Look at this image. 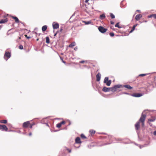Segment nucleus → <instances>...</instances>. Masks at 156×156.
<instances>
[{
	"instance_id": "39448f33",
	"label": "nucleus",
	"mask_w": 156,
	"mask_h": 156,
	"mask_svg": "<svg viewBox=\"0 0 156 156\" xmlns=\"http://www.w3.org/2000/svg\"><path fill=\"white\" fill-rule=\"evenodd\" d=\"M120 87V86L119 85H116L112 87H110L111 89V91L112 92L115 91L117 89Z\"/></svg>"
},
{
	"instance_id": "c03bdc74",
	"label": "nucleus",
	"mask_w": 156,
	"mask_h": 156,
	"mask_svg": "<svg viewBox=\"0 0 156 156\" xmlns=\"http://www.w3.org/2000/svg\"><path fill=\"white\" fill-rule=\"evenodd\" d=\"M31 135H32V133H29V135L30 136H31Z\"/></svg>"
},
{
	"instance_id": "2f4dec72",
	"label": "nucleus",
	"mask_w": 156,
	"mask_h": 156,
	"mask_svg": "<svg viewBox=\"0 0 156 156\" xmlns=\"http://www.w3.org/2000/svg\"><path fill=\"white\" fill-rule=\"evenodd\" d=\"M147 75V74H142L139 75V76H144Z\"/></svg>"
},
{
	"instance_id": "a211bd4d",
	"label": "nucleus",
	"mask_w": 156,
	"mask_h": 156,
	"mask_svg": "<svg viewBox=\"0 0 156 156\" xmlns=\"http://www.w3.org/2000/svg\"><path fill=\"white\" fill-rule=\"evenodd\" d=\"M12 18L15 20V22L16 23H17L19 22L20 21L16 17L13 16L12 17Z\"/></svg>"
},
{
	"instance_id": "7ed1b4c3",
	"label": "nucleus",
	"mask_w": 156,
	"mask_h": 156,
	"mask_svg": "<svg viewBox=\"0 0 156 156\" xmlns=\"http://www.w3.org/2000/svg\"><path fill=\"white\" fill-rule=\"evenodd\" d=\"M111 80H108V77H105L104 79V83H106V85L107 86H109L111 83Z\"/></svg>"
},
{
	"instance_id": "58836bf2",
	"label": "nucleus",
	"mask_w": 156,
	"mask_h": 156,
	"mask_svg": "<svg viewBox=\"0 0 156 156\" xmlns=\"http://www.w3.org/2000/svg\"><path fill=\"white\" fill-rule=\"evenodd\" d=\"M85 61H82L80 62V63H83Z\"/></svg>"
},
{
	"instance_id": "aec40b11",
	"label": "nucleus",
	"mask_w": 156,
	"mask_h": 156,
	"mask_svg": "<svg viewBox=\"0 0 156 156\" xmlns=\"http://www.w3.org/2000/svg\"><path fill=\"white\" fill-rule=\"evenodd\" d=\"M105 17V15L104 14H103L100 15V18L101 20L104 19Z\"/></svg>"
},
{
	"instance_id": "a19ab883",
	"label": "nucleus",
	"mask_w": 156,
	"mask_h": 156,
	"mask_svg": "<svg viewBox=\"0 0 156 156\" xmlns=\"http://www.w3.org/2000/svg\"><path fill=\"white\" fill-rule=\"evenodd\" d=\"M111 23L112 24H114V22H113V21H111Z\"/></svg>"
},
{
	"instance_id": "864d4df0",
	"label": "nucleus",
	"mask_w": 156,
	"mask_h": 156,
	"mask_svg": "<svg viewBox=\"0 0 156 156\" xmlns=\"http://www.w3.org/2000/svg\"><path fill=\"white\" fill-rule=\"evenodd\" d=\"M137 11L139 12V11H139V10H137Z\"/></svg>"
},
{
	"instance_id": "9b49d317",
	"label": "nucleus",
	"mask_w": 156,
	"mask_h": 156,
	"mask_svg": "<svg viewBox=\"0 0 156 156\" xmlns=\"http://www.w3.org/2000/svg\"><path fill=\"white\" fill-rule=\"evenodd\" d=\"M52 26L54 29H57L59 27V24L58 23H53L52 24Z\"/></svg>"
},
{
	"instance_id": "09e8293b",
	"label": "nucleus",
	"mask_w": 156,
	"mask_h": 156,
	"mask_svg": "<svg viewBox=\"0 0 156 156\" xmlns=\"http://www.w3.org/2000/svg\"><path fill=\"white\" fill-rule=\"evenodd\" d=\"M144 22H147V21H144Z\"/></svg>"
},
{
	"instance_id": "4468645a",
	"label": "nucleus",
	"mask_w": 156,
	"mask_h": 156,
	"mask_svg": "<svg viewBox=\"0 0 156 156\" xmlns=\"http://www.w3.org/2000/svg\"><path fill=\"white\" fill-rule=\"evenodd\" d=\"M96 80L97 81H100L101 77V75L100 73H98L96 75Z\"/></svg>"
},
{
	"instance_id": "c9c22d12",
	"label": "nucleus",
	"mask_w": 156,
	"mask_h": 156,
	"mask_svg": "<svg viewBox=\"0 0 156 156\" xmlns=\"http://www.w3.org/2000/svg\"><path fill=\"white\" fill-rule=\"evenodd\" d=\"M24 36H25L27 38V39H30V38H31V37H30L27 36V35H26V34H25V35H24Z\"/></svg>"
},
{
	"instance_id": "e433bc0d",
	"label": "nucleus",
	"mask_w": 156,
	"mask_h": 156,
	"mask_svg": "<svg viewBox=\"0 0 156 156\" xmlns=\"http://www.w3.org/2000/svg\"><path fill=\"white\" fill-rule=\"evenodd\" d=\"M67 151H68L69 152V153H70L71 152V150L70 149H67Z\"/></svg>"
},
{
	"instance_id": "5701e85b",
	"label": "nucleus",
	"mask_w": 156,
	"mask_h": 156,
	"mask_svg": "<svg viewBox=\"0 0 156 156\" xmlns=\"http://www.w3.org/2000/svg\"><path fill=\"white\" fill-rule=\"evenodd\" d=\"M47 28V26L46 25L42 27V30L43 31H45Z\"/></svg>"
},
{
	"instance_id": "423d86ee",
	"label": "nucleus",
	"mask_w": 156,
	"mask_h": 156,
	"mask_svg": "<svg viewBox=\"0 0 156 156\" xmlns=\"http://www.w3.org/2000/svg\"><path fill=\"white\" fill-rule=\"evenodd\" d=\"M98 30L102 33H105L107 30V29L104 28L103 27L100 26L98 27Z\"/></svg>"
},
{
	"instance_id": "603ef678",
	"label": "nucleus",
	"mask_w": 156,
	"mask_h": 156,
	"mask_svg": "<svg viewBox=\"0 0 156 156\" xmlns=\"http://www.w3.org/2000/svg\"><path fill=\"white\" fill-rule=\"evenodd\" d=\"M111 28H112V27H111ZM112 28V30H114V29H113V28Z\"/></svg>"
},
{
	"instance_id": "f3484780",
	"label": "nucleus",
	"mask_w": 156,
	"mask_h": 156,
	"mask_svg": "<svg viewBox=\"0 0 156 156\" xmlns=\"http://www.w3.org/2000/svg\"><path fill=\"white\" fill-rule=\"evenodd\" d=\"M85 2L86 3H88V4H92L94 2L93 0H85Z\"/></svg>"
},
{
	"instance_id": "20e7f679",
	"label": "nucleus",
	"mask_w": 156,
	"mask_h": 156,
	"mask_svg": "<svg viewBox=\"0 0 156 156\" xmlns=\"http://www.w3.org/2000/svg\"><path fill=\"white\" fill-rule=\"evenodd\" d=\"M7 15H5L3 16L4 19H2L0 21V23H4L7 22L8 20V19L7 18Z\"/></svg>"
},
{
	"instance_id": "79ce46f5",
	"label": "nucleus",
	"mask_w": 156,
	"mask_h": 156,
	"mask_svg": "<svg viewBox=\"0 0 156 156\" xmlns=\"http://www.w3.org/2000/svg\"><path fill=\"white\" fill-rule=\"evenodd\" d=\"M58 31H57V32H56V33L55 34H54V36H56V34H57V33H58Z\"/></svg>"
},
{
	"instance_id": "bb28decb",
	"label": "nucleus",
	"mask_w": 156,
	"mask_h": 156,
	"mask_svg": "<svg viewBox=\"0 0 156 156\" xmlns=\"http://www.w3.org/2000/svg\"><path fill=\"white\" fill-rule=\"evenodd\" d=\"M46 42L47 44H49L50 43V40L49 37H46Z\"/></svg>"
},
{
	"instance_id": "f257e3e1",
	"label": "nucleus",
	"mask_w": 156,
	"mask_h": 156,
	"mask_svg": "<svg viewBox=\"0 0 156 156\" xmlns=\"http://www.w3.org/2000/svg\"><path fill=\"white\" fill-rule=\"evenodd\" d=\"M146 115L145 114H142L139 121L136 122L135 125L136 129L138 130L140 128V123L141 122L143 127L144 126V121L146 118Z\"/></svg>"
},
{
	"instance_id": "f8f14e48",
	"label": "nucleus",
	"mask_w": 156,
	"mask_h": 156,
	"mask_svg": "<svg viewBox=\"0 0 156 156\" xmlns=\"http://www.w3.org/2000/svg\"><path fill=\"white\" fill-rule=\"evenodd\" d=\"M155 117L154 116H152L150 119H149L148 120V122L150 124V122H153L155 120Z\"/></svg>"
},
{
	"instance_id": "7c9ffc66",
	"label": "nucleus",
	"mask_w": 156,
	"mask_h": 156,
	"mask_svg": "<svg viewBox=\"0 0 156 156\" xmlns=\"http://www.w3.org/2000/svg\"><path fill=\"white\" fill-rule=\"evenodd\" d=\"M110 16L112 19H114L115 18V16L112 13H110Z\"/></svg>"
},
{
	"instance_id": "ea45409f",
	"label": "nucleus",
	"mask_w": 156,
	"mask_h": 156,
	"mask_svg": "<svg viewBox=\"0 0 156 156\" xmlns=\"http://www.w3.org/2000/svg\"><path fill=\"white\" fill-rule=\"evenodd\" d=\"M153 134L154 135L156 136V130L154 132Z\"/></svg>"
},
{
	"instance_id": "b1692460",
	"label": "nucleus",
	"mask_w": 156,
	"mask_h": 156,
	"mask_svg": "<svg viewBox=\"0 0 156 156\" xmlns=\"http://www.w3.org/2000/svg\"><path fill=\"white\" fill-rule=\"evenodd\" d=\"M124 87L129 89H132V87H131L130 85H125L124 86Z\"/></svg>"
},
{
	"instance_id": "2eb2a0df",
	"label": "nucleus",
	"mask_w": 156,
	"mask_h": 156,
	"mask_svg": "<svg viewBox=\"0 0 156 156\" xmlns=\"http://www.w3.org/2000/svg\"><path fill=\"white\" fill-rule=\"evenodd\" d=\"M142 17V15L141 14L137 15L135 19L136 20H138Z\"/></svg>"
},
{
	"instance_id": "4c0bfd02",
	"label": "nucleus",
	"mask_w": 156,
	"mask_h": 156,
	"mask_svg": "<svg viewBox=\"0 0 156 156\" xmlns=\"http://www.w3.org/2000/svg\"><path fill=\"white\" fill-rule=\"evenodd\" d=\"M78 49V47H76L74 48V50L75 51H77Z\"/></svg>"
},
{
	"instance_id": "1a4fd4ad",
	"label": "nucleus",
	"mask_w": 156,
	"mask_h": 156,
	"mask_svg": "<svg viewBox=\"0 0 156 156\" xmlns=\"http://www.w3.org/2000/svg\"><path fill=\"white\" fill-rule=\"evenodd\" d=\"M131 96L136 97H139L142 96V94L140 93H134L131 94Z\"/></svg>"
},
{
	"instance_id": "49530a36",
	"label": "nucleus",
	"mask_w": 156,
	"mask_h": 156,
	"mask_svg": "<svg viewBox=\"0 0 156 156\" xmlns=\"http://www.w3.org/2000/svg\"><path fill=\"white\" fill-rule=\"evenodd\" d=\"M37 41H38L39 40V38H37L36 40Z\"/></svg>"
},
{
	"instance_id": "dca6fc26",
	"label": "nucleus",
	"mask_w": 156,
	"mask_h": 156,
	"mask_svg": "<svg viewBox=\"0 0 156 156\" xmlns=\"http://www.w3.org/2000/svg\"><path fill=\"white\" fill-rule=\"evenodd\" d=\"M75 142L77 144H81V141L80 138L79 137H77L75 139Z\"/></svg>"
},
{
	"instance_id": "37998d69",
	"label": "nucleus",
	"mask_w": 156,
	"mask_h": 156,
	"mask_svg": "<svg viewBox=\"0 0 156 156\" xmlns=\"http://www.w3.org/2000/svg\"><path fill=\"white\" fill-rule=\"evenodd\" d=\"M62 28H61L60 30V32H62Z\"/></svg>"
},
{
	"instance_id": "4be33fe9",
	"label": "nucleus",
	"mask_w": 156,
	"mask_h": 156,
	"mask_svg": "<svg viewBox=\"0 0 156 156\" xmlns=\"http://www.w3.org/2000/svg\"><path fill=\"white\" fill-rule=\"evenodd\" d=\"M89 132L91 135H93L95 134V131L94 130L91 129L89 131Z\"/></svg>"
},
{
	"instance_id": "393cba45",
	"label": "nucleus",
	"mask_w": 156,
	"mask_h": 156,
	"mask_svg": "<svg viewBox=\"0 0 156 156\" xmlns=\"http://www.w3.org/2000/svg\"><path fill=\"white\" fill-rule=\"evenodd\" d=\"M7 121L6 120H0V123L4 124H6L7 123Z\"/></svg>"
},
{
	"instance_id": "f03ea898",
	"label": "nucleus",
	"mask_w": 156,
	"mask_h": 156,
	"mask_svg": "<svg viewBox=\"0 0 156 156\" xmlns=\"http://www.w3.org/2000/svg\"><path fill=\"white\" fill-rule=\"evenodd\" d=\"M35 123L34 122H31L30 121H27L24 122L22 125L23 128L26 129L28 128L32 129L33 126L35 125Z\"/></svg>"
},
{
	"instance_id": "473e14b6",
	"label": "nucleus",
	"mask_w": 156,
	"mask_h": 156,
	"mask_svg": "<svg viewBox=\"0 0 156 156\" xmlns=\"http://www.w3.org/2000/svg\"><path fill=\"white\" fill-rule=\"evenodd\" d=\"M110 35L111 37H113L114 36V34L113 32H111L110 33Z\"/></svg>"
},
{
	"instance_id": "a878e982",
	"label": "nucleus",
	"mask_w": 156,
	"mask_h": 156,
	"mask_svg": "<svg viewBox=\"0 0 156 156\" xmlns=\"http://www.w3.org/2000/svg\"><path fill=\"white\" fill-rule=\"evenodd\" d=\"M137 24H136L133 26L132 29L130 31V33H132L133 32V31L135 30V27L137 26Z\"/></svg>"
},
{
	"instance_id": "cd10ccee",
	"label": "nucleus",
	"mask_w": 156,
	"mask_h": 156,
	"mask_svg": "<svg viewBox=\"0 0 156 156\" xmlns=\"http://www.w3.org/2000/svg\"><path fill=\"white\" fill-rule=\"evenodd\" d=\"M83 22L86 25H88L91 23V21L86 22L84 21H83Z\"/></svg>"
},
{
	"instance_id": "8fccbe9b",
	"label": "nucleus",
	"mask_w": 156,
	"mask_h": 156,
	"mask_svg": "<svg viewBox=\"0 0 156 156\" xmlns=\"http://www.w3.org/2000/svg\"><path fill=\"white\" fill-rule=\"evenodd\" d=\"M111 28H112V27H111ZM112 28V30H114V29H113V28Z\"/></svg>"
},
{
	"instance_id": "0eeeda50",
	"label": "nucleus",
	"mask_w": 156,
	"mask_h": 156,
	"mask_svg": "<svg viewBox=\"0 0 156 156\" xmlns=\"http://www.w3.org/2000/svg\"><path fill=\"white\" fill-rule=\"evenodd\" d=\"M11 56L10 53L9 52H6L5 53L4 55V58L6 60L7 59L9 58Z\"/></svg>"
},
{
	"instance_id": "412c9836",
	"label": "nucleus",
	"mask_w": 156,
	"mask_h": 156,
	"mask_svg": "<svg viewBox=\"0 0 156 156\" xmlns=\"http://www.w3.org/2000/svg\"><path fill=\"white\" fill-rule=\"evenodd\" d=\"M152 17H153L154 18L156 19V14H152L151 15H150V16H148V18H150Z\"/></svg>"
},
{
	"instance_id": "c85d7f7f",
	"label": "nucleus",
	"mask_w": 156,
	"mask_h": 156,
	"mask_svg": "<svg viewBox=\"0 0 156 156\" xmlns=\"http://www.w3.org/2000/svg\"><path fill=\"white\" fill-rule=\"evenodd\" d=\"M80 136L82 139H87V137H86V136L83 134H82Z\"/></svg>"
},
{
	"instance_id": "6ab92c4d",
	"label": "nucleus",
	"mask_w": 156,
	"mask_h": 156,
	"mask_svg": "<svg viewBox=\"0 0 156 156\" xmlns=\"http://www.w3.org/2000/svg\"><path fill=\"white\" fill-rule=\"evenodd\" d=\"M76 45V43L75 42H72L70 44L69 46V47L70 48H72L73 46H75Z\"/></svg>"
},
{
	"instance_id": "ddd939ff",
	"label": "nucleus",
	"mask_w": 156,
	"mask_h": 156,
	"mask_svg": "<svg viewBox=\"0 0 156 156\" xmlns=\"http://www.w3.org/2000/svg\"><path fill=\"white\" fill-rule=\"evenodd\" d=\"M111 88L110 87L107 88L105 87H104L102 89V90L105 92L110 91Z\"/></svg>"
},
{
	"instance_id": "3c124183",
	"label": "nucleus",
	"mask_w": 156,
	"mask_h": 156,
	"mask_svg": "<svg viewBox=\"0 0 156 156\" xmlns=\"http://www.w3.org/2000/svg\"><path fill=\"white\" fill-rule=\"evenodd\" d=\"M111 28H112V27H111ZM112 28V30H114V29H113V28Z\"/></svg>"
},
{
	"instance_id": "6e6552de",
	"label": "nucleus",
	"mask_w": 156,
	"mask_h": 156,
	"mask_svg": "<svg viewBox=\"0 0 156 156\" xmlns=\"http://www.w3.org/2000/svg\"><path fill=\"white\" fill-rule=\"evenodd\" d=\"M0 129L6 131H7L8 130V128L5 125H0Z\"/></svg>"
},
{
	"instance_id": "f704fd0d",
	"label": "nucleus",
	"mask_w": 156,
	"mask_h": 156,
	"mask_svg": "<svg viewBox=\"0 0 156 156\" xmlns=\"http://www.w3.org/2000/svg\"><path fill=\"white\" fill-rule=\"evenodd\" d=\"M60 58H61V59L62 61V62L63 63H65V64L66 63V62L63 60V59L62 58L60 57Z\"/></svg>"
},
{
	"instance_id": "de8ad7c7",
	"label": "nucleus",
	"mask_w": 156,
	"mask_h": 156,
	"mask_svg": "<svg viewBox=\"0 0 156 156\" xmlns=\"http://www.w3.org/2000/svg\"><path fill=\"white\" fill-rule=\"evenodd\" d=\"M21 39V37H19V39Z\"/></svg>"
},
{
	"instance_id": "a18cd8bd",
	"label": "nucleus",
	"mask_w": 156,
	"mask_h": 156,
	"mask_svg": "<svg viewBox=\"0 0 156 156\" xmlns=\"http://www.w3.org/2000/svg\"><path fill=\"white\" fill-rule=\"evenodd\" d=\"M2 27V26L0 25V30L1 29Z\"/></svg>"
},
{
	"instance_id": "c756f323",
	"label": "nucleus",
	"mask_w": 156,
	"mask_h": 156,
	"mask_svg": "<svg viewBox=\"0 0 156 156\" xmlns=\"http://www.w3.org/2000/svg\"><path fill=\"white\" fill-rule=\"evenodd\" d=\"M119 23H116L115 25V27H117L119 28H121L122 27L121 26H119Z\"/></svg>"
},
{
	"instance_id": "9d476101",
	"label": "nucleus",
	"mask_w": 156,
	"mask_h": 156,
	"mask_svg": "<svg viewBox=\"0 0 156 156\" xmlns=\"http://www.w3.org/2000/svg\"><path fill=\"white\" fill-rule=\"evenodd\" d=\"M66 123V122L65 121H62L60 123H58L56 125V127L58 128H60L61 127L62 125L65 124Z\"/></svg>"
},
{
	"instance_id": "72a5a7b5",
	"label": "nucleus",
	"mask_w": 156,
	"mask_h": 156,
	"mask_svg": "<svg viewBox=\"0 0 156 156\" xmlns=\"http://www.w3.org/2000/svg\"><path fill=\"white\" fill-rule=\"evenodd\" d=\"M19 48L20 49H23V47L22 45H20L19 46Z\"/></svg>"
}]
</instances>
